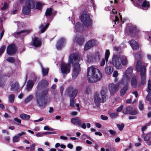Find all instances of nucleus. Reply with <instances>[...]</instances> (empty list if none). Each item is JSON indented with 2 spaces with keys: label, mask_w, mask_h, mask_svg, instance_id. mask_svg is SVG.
<instances>
[{
  "label": "nucleus",
  "mask_w": 151,
  "mask_h": 151,
  "mask_svg": "<svg viewBox=\"0 0 151 151\" xmlns=\"http://www.w3.org/2000/svg\"><path fill=\"white\" fill-rule=\"evenodd\" d=\"M44 4L42 2H37L36 3V9H40L42 7Z\"/></svg>",
  "instance_id": "32"
},
{
  "label": "nucleus",
  "mask_w": 151,
  "mask_h": 151,
  "mask_svg": "<svg viewBox=\"0 0 151 151\" xmlns=\"http://www.w3.org/2000/svg\"><path fill=\"white\" fill-rule=\"evenodd\" d=\"M6 60L8 61L13 63L14 62L15 60L14 58L12 57H9L6 59Z\"/></svg>",
  "instance_id": "49"
},
{
  "label": "nucleus",
  "mask_w": 151,
  "mask_h": 151,
  "mask_svg": "<svg viewBox=\"0 0 151 151\" xmlns=\"http://www.w3.org/2000/svg\"><path fill=\"white\" fill-rule=\"evenodd\" d=\"M8 4L6 2H4L3 6L1 8V10H5L8 8Z\"/></svg>",
  "instance_id": "46"
},
{
  "label": "nucleus",
  "mask_w": 151,
  "mask_h": 151,
  "mask_svg": "<svg viewBox=\"0 0 151 151\" xmlns=\"http://www.w3.org/2000/svg\"><path fill=\"white\" fill-rule=\"evenodd\" d=\"M35 7V1L34 0H27L25 6L22 9L23 13L24 15H28L30 13V9H33Z\"/></svg>",
  "instance_id": "6"
},
{
  "label": "nucleus",
  "mask_w": 151,
  "mask_h": 151,
  "mask_svg": "<svg viewBox=\"0 0 151 151\" xmlns=\"http://www.w3.org/2000/svg\"><path fill=\"white\" fill-rule=\"evenodd\" d=\"M56 134V133L55 132H47L43 133V134L44 135L55 134Z\"/></svg>",
  "instance_id": "51"
},
{
  "label": "nucleus",
  "mask_w": 151,
  "mask_h": 151,
  "mask_svg": "<svg viewBox=\"0 0 151 151\" xmlns=\"http://www.w3.org/2000/svg\"><path fill=\"white\" fill-rule=\"evenodd\" d=\"M75 29L77 32H81L83 29V25L80 22H77L76 24Z\"/></svg>",
  "instance_id": "21"
},
{
  "label": "nucleus",
  "mask_w": 151,
  "mask_h": 151,
  "mask_svg": "<svg viewBox=\"0 0 151 151\" xmlns=\"http://www.w3.org/2000/svg\"><path fill=\"white\" fill-rule=\"evenodd\" d=\"M79 118L78 117H76L71 119V121L73 124H77L79 126H80L81 120H79Z\"/></svg>",
  "instance_id": "26"
},
{
  "label": "nucleus",
  "mask_w": 151,
  "mask_h": 151,
  "mask_svg": "<svg viewBox=\"0 0 151 151\" xmlns=\"http://www.w3.org/2000/svg\"><path fill=\"white\" fill-rule=\"evenodd\" d=\"M79 56L77 55L72 54L69 57L68 61V64L62 63L60 65L61 70L63 74H67L70 71L71 64L73 67L72 73V78L75 79L79 72L80 71V65L79 64Z\"/></svg>",
  "instance_id": "1"
},
{
  "label": "nucleus",
  "mask_w": 151,
  "mask_h": 151,
  "mask_svg": "<svg viewBox=\"0 0 151 151\" xmlns=\"http://www.w3.org/2000/svg\"><path fill=\"white\" fill-rule=\"evenodd\" d=\"M106 62V60L105 59H102L101 60V62L100 63V66H104L105 63V62Z\"/></svg>",
  "instance_id": "57"
},
{
  "label": "nucleus",
  "mask_w": 151,
  "mask_h": 151,
  "mask_svg": "<svg viewBox=\"0 0 151 151\" xmlns=\"http://www.w3.org/2000/svg\"><path fill=\"white\" fill-rule=\"evenodd\" d=\"M6 48L5 45H4L1 47L0 49V56L4 52Z\"/></svg>",
  "instance_id": "45"
},
{
  "label": "nucleus",
  "mask_w": 151,
  "mask_h": 151,
  "mask_svg": "<svg viewBox=\"0 0 151 151\" xmlns=\"http://www.w3.org/2000/svg\"><path fill=\"white\" fill-rule=\"evenodd\" d=\"M151 124V123L149 122L146 124L145 126L143 127L142 128V131L143 132V134H144L143 132L147 128V127L150 126Z\"/></svg>",
  "instance_id": "43"
},
{
  "label": "nucleus",
  "mask_w": 151,
  "mask_h": 151,
  "mask_svg": "<svg viewBox=\"0 0 151 151\" xmlns=\"http://www.w3.org/2000/svg\"><path fill=\"white\" fill-rule=\"evenodd\" d=\"M36 145L35 143H33L31 145V148L29 150V151H33L35 150V147Z\"/></svg>",
  "instance_id": "52"
},
{
  "label": "nucleus",
  "mask_w": 151,
  "mask_h": 151,
  "mask_svg": "<svg viewBox=\"0 0 151 151\" xmlns=\"http://www.w3.org/2000/svg\"><path fill=\"white\" fill-rule=\"evenodd\" d=\"M101 119L104 120H106L108 119V117L104 115H101Z\"/></svg>",
  "instance_id": "64"
},
{
  "label": "nucleus",
  "mask_w": 151,
  "mask_h": 151,
  "mask_svg": "<svg viewBox=\"0 0 151 151\" xmlns=\"http://www.w3.org/2000/svg\"><path fill=\"white\" fill-rule=\"evenodd\" d=\"M128 83H127V84H125L124 83H122V85H123L124 86L123 88H122L120 91V95L121 96H122L124 95L127 90L128 88Z\"/></svg>",
  "instance_id": "24"
},
{
  "label": "nucleus",
  "mask_w": 151,
  "mask_h": 151,
  "mask_svg": "<svg viewBox=\"0 0 151 151\" xmlns=\"http://www.w3.org/2000/svg\"><path fill=\"white\" fill-rule=\"evenodd\" d=\"M132 108L131 106L127 107L123 109V112L124 114H129L132 115H134L137 113L136 111L134 110L132 111Z\"/></svg>",
  "instance_id": "13"
},
{
  "label": "nucleus",
  "mask_w": 151,
  "mask_h": 151,
  "mask_svg": "<svg viewBox=\"0 0 151 151\" xmlns=\"http://www.w3.org/2000/svg\"><path fill=\"white\" fill-rule=\"evenodd\" d=\"M81 19L83 24L88 28L91 27L92 21L90 15L87 14H83L81 16Z\"/></svg>",
  "instance_id": "9"
},
{
  "label": "nucleus",
  "mask_w": 151,
  "mask_h": 151,
  "mask_svg": "<svg viewBox=\"0 0 151 151\" xmlns=\"http://www.w3.org/2000/svg\"><path fill=\"white\" fill-rule=\"evenodd\" d=\"M48 82L47 81L45 80H42L39 83L37 86V88H44L45 87H47L48 85Z\"/></svg>",
  "instance_id": "23"
},
{
  "label": "nucleus",
  "mask_w": 151,
  "mask_h": 151,
  "mask_svg": "<svg viewBox=\"0 0 151 151\" xmlns=\"http://www.w3.org/2000/svg\"><path fill=\"white\" fill-rule=\"evenodd\" d=\"M97 44V41L94 39L90 40L85 44L84 48V50H87L91 47L96 45Z\"/></svg>",
  "instance_id": "12"
},
{
  "label": "nucleus",
  "mask_w": 151,
  "mask_h": 151,
  "mask_svg": "<svg viewBox=\"0 0 151 151\" xmlns=\"http://www.w3.org/2000/svg\"><path fill=\"white\" fill-rule=\"evenodd\" d=\"M117 127H118L120 131L122 130L124 127V124H117Z\"/></svg>",
  "instance_id": "44"
},
{
  "label": "nucleus",
  "mask_w": 151,
  "mask_h": 151,
  "mask_svg": "<svg viewBox=\"0 0 151 151\" xmlns=\"http://www.w3.org/2000/svg\"><path fill=\"white\" fill-rule=\"evenodd\" d=\"M19 88V83L18 82H15L12 85L11 90L12 91H15L17 90Z\"/></svg>",
  "instance_id": "27"
},
{
  "label": "nucleus",
  "mask_w": 151,
  "mask_h": 151,
  "mask_svg": "<svg viewBox=\"0 0 151 151\" xmlns=\"http://www.w3.org/2000/svg\"><path fill=\"white\" fill-rule=\"evenodd\" d=\"M49 25V23H47L45 26H43L42 24L40 25V28L41 29V33L44 32Z\"/></svg>",
  "instance_id": "31"
},
{
  "label": "nucleus",
  "mask_w": 151,
  "mask_h": 151,
  "mask_svg": "<svg viewBox=\"0 0 151 151\" xmlns=\"http://www.w3.org/2000/svg\"><path fill=\"white\" fill-rule=\"evenodd\" d=\"M146 36H147L148 38H147V40L149 41H151V34L150 33H145Z\"/></svg>",
  "instance_id": "56"
},
{
  "label": "nucleus",
  "mask_w": 151,
  "mask_h": 151,
  "mask_svg": "<svg viewBox=\"0 0 151 151\" xmlns=\"http://www.w3.org/2000/svg\"><path fill=\"white\" fill-rule=\"evenodd\" d=\"M65 40L63 38H61L58 40L56 45L57 49L60 50L64 45Z\"/></svg>",
  "instance_id": "15"
},
{
  "label": "nucleus",
  "mask_w": 151,
  "mask_h": 151,
  "mask_svg": "<svg viewBox=\"0 0 151 151\" xmlns=\"http://www.w3.org/2000/svg\"><path fill=\"white\" fill-rule=\"evenodd\" d=\"M14 120L17 122L18 123H16V124H19L21 123V120H20V119H18L17 118H14Z\"/></svg>",
  "instance_id": "61"
},
{
  "label": "nucleus",
  "mask_w": 151,
  "mask_h": 151,
  "mask_svg": "<svg viewBox=\"0 0 151 151\" xmlns=\"http://www.w3.org/2000/svg\"><path fill=\"white\" fill-rule=\"evenodd\" d=\"M131 85L133 88H135L137 86V82L136 77L133 76L131 80Z\"/></svg>",
  "instance_id": "28"
},
{
  "label": "nucleus",
  "mask_w": 151,
  "mask_h": 151,
  "mask_svg": "<svg viewBox=\"0 0 151 151\" xmlns=\"http://www.w3.org/2000/svg\"><path fill=\"white\" fill-rule=\"evenodd\" d=\"M110 55V51L109 50H106L105 54V59L106 62H107L108 60V58Z\"/></svg>",
  "instance_id": "34"
},
{
  "label": "nucleus",
  "mask_w": 151,
  "mask_h": 151,
  "mask_svg": "<svg viewBox=\"0 0 151 151\" xmlns=\"http://www.w3.org/2000/svg\"><path fill=\"white\" fill-rule=\"evenodd\" d=\"M20 140V139L17 135L14 136L13 138V142L14 143L19 142Z\"/></svg>",
  "instance_id": "40"
},
{
  "label": "nucleus",
  "mask_w": 151,
  "mask_h": 151,
  "mask_svg": "<svg viewBox=\"0 0 151 151\" xmlns=\"http://www.w3.org/2000/svg\"><path fill=\"white\" fill-rule=\"evenodd\" d=\"M119 75L118 73V71L116 70H114L113 73V76L115 78H116L117 76H118Z\"/></svg>",
  "instance_id": "53"
},
{
  "label": "nucleus",
  "mask_w": 151,
  "mask_h": 151,
  "mask_svg": "<svg viewBox=\"0 0 151 151\" xmlns=\"http://www.w3.org/2000/svg\"><path fill=\"white\" fill-rule=\"evenodd\" d=\"M143 105L142 104L141 101H140L139 103V109L141 110H142L143 109Z\"/></svg>",
  "instance_id": "54"
},
{
  "label": "nucleus",
  "mask_w": 151,
  "mask_h": 151,
  "mask_svg": "<svg viewBox=\"0 0 151 151\" xmlns=\"http://www.w3.org/2000/svg\"><path fill=\"white\" fill-rule=\"evenodd\" d=\"M122 83H124L121 81L116 84L111 83L109 84L108 89L111 96L113 95L119 90V88L122 86Z\"/></svg>",
  "instance_id": "8"
},
{
  "label": "nucleus",
  "mask_w": 151,
  "mask_h": 151,
  "mask_svg": "<svg viewBox=\"0 0 151 151\" xmlns=\"http://www.w3.org/2000/svg\"><path fill=\"white\" fill-rule=\"evenodd\" d=\"M48 90L46 89L42 91L41 94L38 92L36 93L35 99L36 101L37 106L39 107L44 108L47 104L45 100V97L47 95Z\"/></svg>",
  "instance_id": "3"
},
{
  "label": "nucleus",
  "mask_w": 151,
  "mask_h": 151,
  "mask_svg": "<svg viewBox=\"0 0 151 151\" xmlns=\"http://www.w3.org/2000/svg\"><path fill=\"white\" fill-rule=\"evenodd\" d=\"M32 30L30 29H25L21 30L15 33V37H17L19 36H22L23 34H27L31 32Z\"/></svg>",
  "instance_id": "17"
},
{
  "label": "nucleus",
  "mask_w": 151,
  "mask_h": 151,
  "mask_svg": "<svg viewBox=\"0 0 151 151\" xmlns=\"http://www.w3.org/2000/svg\"><path fill=\"white\" fill-rule=\"evenodd\" d=\"M150 89H151V80L149 79L147 83V92H150Z\"/></svg>",
  "instance_id": "41"
},
{
  "label": "nucleus",
  "mask_w": 151,
  "mask_h": 151,
  "mask_svg": "<svg viewBox=\"0 0 151 151\" xmlns=\"http://www.w3.org/2000/svg\"><path fill=\"white\" fill-rule=\"evenodd\" d=\"M102 74L97 68L90 66L87 69V78L89 82H96L99 81L101 78Z\"/></svg>",
  "instance_id": "2"
},
{
  "label": "nucleus",
  "mask_w": 151,
  "mask_h": 151,
  "mask_svg": "<svg viewBox=\"0 0 151 151\" xmlns=\"http://www.w3.org/2000/svg\"><path fill=\"white\" fill-rule=\"evenodd\" d=\"M81 139L83 140H85L86 138H87L91 140H93V139L91 138L87 135L83 134L81 136Z\"/></svg>",
  "instance_id": "39"
},
{
  "label": "nucleus",
  "mask_w": 151,
  "mask_h": 151,
  "mask_svg": "<svg viewBox=\"0 0 151 151\" xmlns=\"http://www.w3.org/2000/svg\"><path fill=\"white\" fill-rule=\"evenodd\" d=\"M107 93L106 88L105 87H103L100 92V93H96L94 96V103L97 107L99 106V104L105 102L106 99V95Z\"/></svg>",
  "instance_id": "4"
},
{
  "label": "nucleus",
  "mask_w": 151,
  "mask_h": 151,
  "mask_svg": "<svg viewBox=\"0 0 151 151\" xmlns=\"http://www.w3.org/2000/svg\"><path fill=\"white\" fill-rule=\"evenodd\" d=\"M129 43L133 50H137L139 46L137 43L134 40L129 41Z\"/></svg>",
  "instance_id": "20"
},
{
  "label": "nucleus",
  "mask_w": 151,
  "mask_h": 151,
  "mask_svg": "<svg viewBox=\"0 0 151 151\" xmlns=\"http://www.w3.org/2000/svg\"><path fill=\"white\" fill-rule=\"evenodd\" d=\"M142 6L143 8H145V10H147V8H148L149 6V2L145 0L142 4Z\"/></svg>",
  "instance_id": "30"
},
{
  "label": "nucleus",
  "mask_w": 151,
  "mask_h": 151,
  "mask_svg": "<svg viewBox=\"0 0 151 151\" xmlns=\"http://www.w3.org/2000/svg\"><path fill=\"white\" fill-rule=\"evenodd\" d=\"M9 101L11 103H13L14 101V95L12 94L10 95L8 97Z\"/></svg>",
  "instance_id": "37"
},
{
  "label": "nucleus",
  "mask_w": 151,
  "mask_h": 151,
  "mask_svg": "<svg viewBox=\"0 0 151 151\" xmlns=\"http://www.w3.org/2000/svg\"><path fill=\"white\" fill-rule=\"evenodd\" d=\"M52 9L50 8H47L45 12V15L46 16H50L52 14Z\"/></svg>",
  "instance_id": "33"
},
{
  "label": "nucleus",
  "mask_w": 151,
  "mask_h": 151,
  "mask_svg": "<svg viewBox=\"0 0 151 151\" xmlns=\"http://www.w3.org/2000/svg\"><path fill=\"white\" fill-rule=\"evenodd\" d=\"M42 72L43 75L44 76L47 75L48 73V68H44L41 66Z\"/></svg>",
  "instance_id": "36"
},
{
  "label": "nucleus",
  "mask_w": 151,
  "mask_h": 151,
  "mask_svg": "<svg viewBox=\"0 0 151 151\" xmlns=\"http://www.w3.org/2000/svg\"><path fill=\"white\" fill-rule=\"evenodd\" d=\"M109 115L111 118H114L117 117L118 116V114L117 113H112L111 112H109Z\"/></svg>",
  "instance_id": "38"
},
{
  "label": "nucleus",
  "mask_w": 151,
  "mask_h": 151,
  "mask_svg": "<svg viewBox=\"0 0 151 151\" xmlns=\"http://www.w3.org/2000/svg\"><path fill=\"white\" fill-rule=\"evenodd\" d=\"M133 69L131 67L128 68L124 73L122 78L121 80L124 84L128 83L129 80L132 76Z\"/></svg>",
  "instance_id": "7"
},
{
  "label": "nucleus",
  "mask_w": 151,
  "mask_h": 151,
  "mask_svg": "<svg viewBox=\"0 0 151 151\" xmlns=\"http://www.w3.org/2000/svg\"><path fill=\"white\" fill-rule=\"evenodd\" d=\"M132 30H131V32H133V33H135L136 32H137V28L136 27H133Z\"/></svg>",
  "instance_id": "62"
},
{
  "label": "nucleus",
  "mask_w": 151,
  "mask_h": 151,
  "mask_svg": "<svg viewBox=\"0 0 151 151\" xmlns=\"http://www.w3.org/2000/svg\"><path fill=\"white\" fill-rule=\"evenodd\" d=\"M120 58L119 55H114L111 61L113 66L118 70H121L123 68L120 62Z\"/></svg>",
  "instance_id": "10"
},
{
  "label": "nucleus",
  "mask_w": 151,
  "mask_h": 151,
  "mask_svg": "<svg viewBox=\"0 0 151 151\" xmlns=\"http://www.w3.org/2000/svg\"><path fill=\"white\" fill-rule=\"evenodd\" d=\"M151 134L150 133H148L145 136V137L144 139V140L145 141H147L149 140L150 138Z\"/></svg>",
  "instance_id": "42"
},
{
  "label": "nucleus",
  "mask_w": 151,
  "mask_h": 151,
  "mask_svg": "<svg viewBox=\"0 0 151 151\" xmlns=\"http://www.w3.org/2000/svg\"><path fill=\"white\" fill-rule=\"evenodd\" d=\"M33 98V96L32 95H29L25 100L24 102L25 103H27Z\"/></svg>",
  "instance_id": "35"
},
{
  "label": "nucleus",
  "mask_w": 151,
  "mask_h": 151,
  "mask_svg": "<svg viewBox=\"0 0 151 151\" xmlns=\"http://www.w3.org/2000/svg\"><path fill=\"white\" fill-rule=\"evenodd\" d=\"M66 91L68 93L72 92L70 95V98L75 99L78 93V90L77 89H74L72 87L70 86L67 88Z\"/></svg>",
  "instance_id": "11"
},
{
  "label": "nucleus",
  "mask_w": 151,
  "mask_h": 151,
  "mask_svg": "<svg viewBox=\"0 0 151 151\" xmlns=\"http://www.w3.org/2000/svg\"><path fill=\"white\" fill-rule=\"evenodd\" d=\"M34 85V81L32 80H29L27 82L26 89L28 91H30Z\"/></svg>",
  "instance_id": "25"
},
{
  "label": "nucleus",
  "mask_w": 151,
  "mask_h": 151,
  "mask_svg": "<svg viewBox=\"0 0 151 151\" xmlns=\"http://www.w3.org/2000/svg\"><path fill=\"white\" fill-rule=\"evenodd\" d=\"M16 51V47L14 44H11L9 45L6 50L7 53L9 55L14 54L15 52Z\"/></svg>",
  "instance_id": "14"
},
{
  "label": "nucleus",
  "mask_w": 151,
  "mask_h": 151,
  "mask_svg": "<svg viewBox=\"0 0 151 151\" xmlns=\"http://www.w3.org/2000/svg\"><path fill=\"white\" fill-rule=\"evenodd\" d=\"M32 42L33 45L35 47H39L41 45V41L36 38L32 39Z\"/></svg>",
  "instance_id": "22"
},
{
  "label": "nucleus",
  "mask_w": 151,
  "mask_h": 151,
  "mask_svg": "<svg viewBox=\"0 0 151 151\" xmlns=\"http://www.w3.org/2000/svg\"><path fill=\"white\" fill-rule=\"evenodd\" d=\"M110 133L113 136H115L116 134V132L115 131L112 129H110L109 131Z\"/></svg>",
  "instance_id": "55"
},
{
  "label": "nucleus",
  "mask_w": 151,
  "mask_h": 151,
  "mask_svg": "<svg viewBox=\"0 0 151 151\" xmlns=\"http://www.w3.org/2000/svg\"><path fill=\"white\" fill-rule=\"evenodd\" d=\"M73 41L74 42H77L80 45H82L84 43V40L83 37H78L77 35L74 36Z\"/></svg>",
  "instance_id": "16"
},
{
  "label": "nucleus",
  "mask_w": 151,
  "mask_h": 151,
  "mask_svg": "<svg viewBox=\"0 0 151 151\" xmlns=\"http://www.w3.org/2000/svg\"><path fill=\"white\" fill-rule=\"evenodd\" d=\"M44 129L45 130L51 131H53L54 130V129L50 128L48 126H45L44 127Z\"/></svg>",
  "instance_id": "47"
},
{
  "label": "nucleus",
  "mask_w": 151,
  "mask_h": 151,
  "mask_svg": "<svg viewBox=\"0 0 151 151\" xmlns=\"http://www.w3.org/2000/svg\"><path fill=\"white\" fill-rule=\"evenodd\" d=\"M123 107V106L122 105H121L120 106H119V107L117 108L116 109V111L117 112H120L122 110V108Z\"/></svg>",
  "instance_id": "59"
},
{
  "label": "nucleus",
  "mask_w": 151,
  "mask_h": 151,
  "mask_svg": "<svg viewBox=\"0 0 151 151\" xmlns=\"http://www.w3.org/2000/svg\"><path fill=\"white\" fill-rule=\"evenodd\" d=\"M70 106L72 107H73L75 106V102H74V99L70 98Z\"/></svg>",
  "instance_id": "48"
},
{
  "label": "nucleus",
  "mask_w": 151,
  "mask_h": 151,
  "mask_svg": "<svg viewBox=\"0 0 151 151\" xmlns=\"http://www.w3.org/2000/svg\"><path fill=\"white\" fill-rule=\"evenodd\" d=\"M136 70L138 72H140L141 78V83L144 85L145 82L146 78V67L144 65H142L140 61L137 62L136 65Z\"/></svg>",
  "instance_id": "5"
},
{
  "label": "nucleus",
  "mask_w": 151,
  "mask_h": 151,
  "mask_svg": "<svg viewBox=\"0 0 151 151\" xmlns=\"http://www.w3.org/2000/svg\"><path fill=\"white\" fill-rule=\"evenodd\" d=\"M149 93L148 95L146 97V99L148 101H149L151 99V89L150 92H147Z\"/></svg>",
  "instance_id": "50"
},
{
  "label": "nucleus",
  "mask_w": 151,
  "mask_h": 151,
  "mask_svg": "<svg viewBox=\"0 0 151 151\" xmlns=\"http://www.w3.org/2000/svg\"><path fill=\"white\" fill-rule=\"evenodd\" d=\"M83 129H85L86 128V124L84 123L81 124V125L80 126Z\"/></svg>",
  "instance_id": "63"
},
{
  "label": "nucleus",
  "mask_w": 151,
  "mask_h": 151,
  "mask_svg": "<svg viewBox=\"0 0 151 151\" xmlns=\"http://www.w3.org/2000/svg\"><path fill=\"white\" fill-rule=\"evenodd\" d=\"M120 58V60L122 64V66H126L128 63L127 58L124 55H119Z\"/></svg>",
  "instance_id": "18"
},
{
  "label": "nucleus",
  "mask_w": 151,
  "mask_h": 151,
  "mask_svg": "<svg viewBox=\"0 0 151 151\" xmlns=\"http://www.w3.org/2000/svg\"><path fill=\"white\" fill-rule=\"evenodd\" d=\"M26 135V133L25 132H22L20 133H19L17 135L19 138L21 137L22 135Z\"/></svg>",
  "instance_id": "58"
},
{
  "label": "nucleus",
  "mask_w": 151,
  "mask_h": 151,
  "mask_svg": "<svg viewBox=\"0 0 151 151\" xmlns=\"http://www.w3.org/2000/svg\"><path fill=\"white\" fill-rule=\"evenodd\" d=\"M114 71V68L111 66L106 65L105 68V73L107 75H110Z\"/></svg>",
  "instance_id": "19"
},
{
  "label": "nucleus",
  "mask_w": 151,
  "mask_h": 151,
  "mask_svg": "<svg viewBox=\"0 0 151 151\" xmlns=\"http://www.w3.org/2000/svg\"><path fill=\"white\" fill-rule=\"evenodd\" d=\"M94 59V58L91 57H88V61L89 63H91L93 61Z\"/></svg>",
  "instance_id": "60"
},
{
  "label": "nucleus",
  "mask_w": 151,
  "mask_h": 151,
  "mask_svg": "<svg viewBox=\"0 0 151 151\" xmlns=\"http://www.w3.org/2000/svg\"><path fill=\"white\" fill-rule=\"evenodd\" d=\"M20 117L23 120H27L30 118V116L25 114H22L20 115Z\"/></svg>",
  "instance_id": "29"
}]
</instances>
